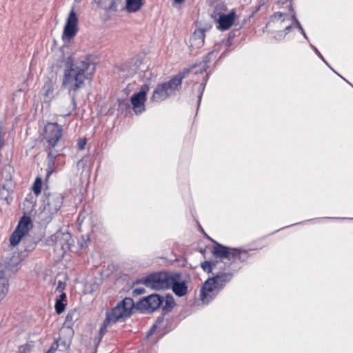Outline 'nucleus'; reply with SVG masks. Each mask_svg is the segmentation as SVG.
<instances>
[{
  "label": "nucleus",
  "instance_id": "f257e3e1",
  "mask_svg": "<svg viewBox=\"0 0 353 353\" xmlns=\"http://www.w3.org/2000/svg\"><path fill=\"white\" fill-rule=\"evenodd\" d=\"M94 66L87 57L74 60L68 57L62 79L63 88L68 90L71 97L70 110L65 114L69 116L76 108V92L83 88L86 80H90L94 72Z\"/></svg>",
  "mask_w": 353,
  "mask_h": 353
},
{
  "label": "nucleus",
  "instance_id": "f03ea898",
  "mask_svg": "<svg viewBox=\"0 0 353 353\" xmlns=\"http://www.w3.org/2000/svg\"><path fill=\"white\" fill-rule=\"evenodd\" d=\"M190 70V69H184L168 81L158 84L152 93L151 101L159 103L176 95L181 88L182 80Z\"/></svg>",
  "mask_w": 353,
  "mask_h": 353
},
{
  "label": "nucleus",
  "instance_id": "7ed1b4c3",
  "mask_svg": "<svg viewBox=\"0 0 353 353\" xmlns=\"http://www.w3.org/2000/svg\"><path fill=\"white\" fill-rule=\"evenodd\" d=\"M134 307V301L131 298H125L115 307L106 312V317L100 329V335L102 336L107 332V329L119 321L125 320L131 315Z\"/></svg>",
  "mask_w": 353,
  "mask_h": 353
},
{
  "label": "nucleus",
  "instance_id": "20e7f679",
  "mask_svg": "<svg viewBox=\"0 0 353 353\" xmlns=\"http://www.w3.org/2000/svg\"><path fill=\"white\" fill-rule=\"evenodd\" d=\"M230 273H221L212 278H209L203 285L201 289V299L202 301L208 304L218 294L221 288L232 279Z\"/></svg>",
  "mask_w": 353,
  "mask_h": 353
},
{
  "label": "nucleus",
  "instance_id": "39448f33",
  "mask_svg": "<svg viewBox=\"0 0 353 353\" xmlns=\"http://www.w3.org/2000/svg\"><path fill=\"white\" fill-rule=\"evenodd\" d=\"M294 15L276 12L270 17L267 27L273 28L277 32L279 37H284L294 25Z\"/></svg>",
  "mask_w": 353,
  "mask_h": 353
},
{
  "label": "nucleus",
  "instance_id": "423d86ee",
  "mask_svg": "<svg viewBox=\"0 0 353 353\" xmlns=\"http://www.w3.org/2000/svg\"><path fill=\"white\" fill-rule=\"evenodd\" d=\"M172 272H160L148 276L143 284L153 290L169 289Z\"/></svg>",
  "mask_w": 353,
  "mask_h": 353
},
{
  "label": "nucleus",
  "instance_id": "0eeeda50",
  "mask_svg": "<svg viewBox=\"0 0 353 353\" xmlns=\"http://www.w3.org/2000/svg\"><path fill=\"white\" fill-rule=\"evenodd\" d=\"M189 282V279H183L180 273L172 272L169 289H172L176 296H184L188 293Z\"/></svg>",
  "mask_w": 353,
  "mask_h": 353
},
{
  "label": "nucleus",
  "instance_id": "6e6552de",
  "mask_svg": "<svg viewBox=\"0 0 353 353\" xmlns=\"http://www.w3.org/2000/svg\"><path fill=\"white\" fill-rule=\"evenodd\" d=\"M62 136V127L54 123H48L44 130L43 139L50 148H54Z\"/></svg>",
  "mask_w": 353,
  "mask_h": 353
},
{
  "label": "nucleus",
  "instance_id": "1a4fd4ad",
  "mask_svg": "<svg viewBox=\"0 0 353 353\" xmlns=\"http://www.w3.org/2000/svg\"><path fill=\"white\" fill-rule=\"evenodd\" d=\"M149 89L148 85L144 84L141 87V89L138 92L134 93L132 96L131 103L136 114H139L145 111L146 94L149 91Z\"/></svg>",
  "mask_w": 353,
  "mask_h": 353
},
{
  "label": "nucleus",
  "instance_id": "9d476101",
  "mask_svg": "<svg viewBox=\"0 0 353 353\" xmlns=\"http://www.w3.org/2000/svg\"><path fill=\"white\" fill-rule=\"evenodd\" d=\"M63 197L59 193L49 194L44 201V212L50 216L54 214L61 208Z\"/></svg>",
  "mask_w": 353,
  "mask_h": 353
},
{
  "label": "nucleus",
  "instance_id": "9b49d317",
  "mask_svg": "<svg viewBox=\"0 0 353 353\" xmlns=\"http://www.w3.org/2000/svg\"><path fill=\"white\" fill-rule=\"evenodd\" d=\"M78 18L74 9H72L67 18L64 27L62 39L63 40H70L74 37L78 31Z\"/></svg>",
  "mask_w": 353,
  "mask_h": 353
},
{
  "label": "nucleus",
  "instance_id": "f8f14e48",
  "mask_svg": "<svg viewBox=\"0 0 353 353\" xmlns=\"http://www.w3.org/2000/svg\"><path fill=\"white\" fill-rule=\"evenodd\" d=\"M164 298L157 294H152L143 299L139 302V307L142 310L153 312L163 303Z\"/></svg>",
  "mask_w": 353,
  "mask_h": 353
},
{
  "label": "nucleus",
  "instance_id": "ddd939ff",
  "mask_svg": "<svg viewBox=\"0 0 353 353\" xmlns=\"http://www.w3.org/2000/svg\"><path fill=\"white\" fill-rule=\"evenodd\" d=\"M235 16L236 13L234 10H232L228 14H220L217 19V28L221 30H227L230 28L234 23Z\"/></svg>",
  "mask_w": 353,
  "mask_h": 353
},
{
  "label": "nucleus",
  "instance_id": "4468645a",
  "mask_svg": "<svg viewBox=\"0 0 353 353\" xmlns=\"http://www.w3.org/2000/svg\"><path fill=\"white\" fill-rule=\"evenodd\" d=\"M204 39L205 30L203 28L195 30L190 38V48L192 50L201 48L204 44Z\"/></svg>",
  "mask_w": 353,
  "mask_h": 353
},
{
  "label": "nucleus",
  "instance_id": "2eb2a0df",
  "mask_svg": "<svg viewBox=\"0 0 353 353\" xmlns=\"http://www.w3.org/2000/svg\"><path fill=\"white\" fill-rule=\"evenodd\" d=\"M143 4V0H125L123 9L129 13H134L139 11Z\"/></svg>",
  "mask_w": 353,
  "mask_h": 353
},
{
  "label": "nucleus",
  "instance_id": "dca6fc26",
  "mask_svg": "<svg viewBox=\"0 0 353 353\" xmlns=\"http://www.w3.org/2000/svg\"><path fill=\"white\" fill-rule=\"evenodd\" d=\"M55 81L52 79H47L42 88L43 95L48 99H51L54 96V86Z\"/></svg>",
  "mask_w": 353,
  "mask_h": 353
},
{
  "label": "nucleus",
  "instance_id": "f3484780",
  "mask_svg": "<svg viewBox=\"0 0 353 353\" xmlns=\"http://www.w3.org/2000/svg\"><path fill=\"white\" fill-rule=\"evenodd\" d=\"M31 224V220L29 217L28 216H23L17 227V229L19 230V232L23 233L24 235L27 234L28 232V228H29V225Z\"/></svg>",
  "mask_w": 353,
  "mask_h": 353
},
{
  "label": "nucleus",
  "instance_id": "a211bd4d",
  "mask_svg": "<svg viewBox=\"0 0 353 353\" xmlns=\"http://www.w3.org/2000/svg\"><path fill=\"white\" fill-rule=\"evenodd\" d=\"M228 248L221 245V244H216L213 248V254L220 259H225L228 254Z\"/></svg>",
  "mask_w": 353,
  "mask_h": 353
},
{
  "label": "nucleus",
  "instance_id": "6ab92c4d",
  "mask_svg": "<svg viewBox=\"0 0 353 353\" xmlns=\"http://www.w3.org/2000/svg\"><path fill=\"white\" fill-rule=\"evenodd\" d=\"M241 254L242 252L239 250L228 248V254L225 259L232 261L240 260Z\"/></svg>",
  "mask_w": 353,
  "mask_h": 353
},
{
  "label": "nucleus",
  "instance_id": "aec40b11",
  "mask_svg": "<svg viewBox=\"0 0 353 353\" xmlns=\"http://www.w3.org/2000/svg\"><path fill=\"white\" fill-rule=\"evenodd\" d=\"M25 236L22 232H19V230H17V228L15 229V230L12 232V235L10 236V244L12 245V246H15L17 245L19 241H21V239H22V237Z\"/></svg>",
  "mask_w": 353,
  "mask_h": 353
},
{
  "label": "nucleus",
  "instance_id": "412c9836",
  "mask_svg": "<svg viewBox=\"0 0 353 353\" xmlns=\"http://www.w3.org/2000/svg\"><path fill=\"white\" fill-rule=\"evenodd\" d=\"M214 53V52H210V53H208L203 59V63H200V69H199V70H196L195 71V73H198V72H200V73H202L203 72H205L207 68H208V63H209L210 61V57L211 56L213 55V54Z\"/></svg>",
  "mask_w": 353,
  "mask_h": 353
},
{
  "label": "nucleus",
  "instance_id": "4be33fe9",
  "mask_svg": "<svg viewBox=\"0 0 353 353\" xmlns=\"http://www.w3.org/2000/svg\"><path fill=\"white\" fill-rule=\"evenodd\" d=\"M79 317V313L76 310H73L70 311L66 316V322L70 324H73Z\"/></svg>",
  "mask_w": 353,
  "mask_h": 353
},
{
  "label": "nucleus",
  "instance_id": "5701e85b",
  "mask_svg": "<svg viewBox=\"0 0 353 353\" xmlns=\"http://www.w3.org/2000/svg\"><path fill=\"white\" fill-rule=\"evenodd\" d=\"M41 188L42 181L40 178H37L32 186V191L37 196L40 194L41 192Z\"/></svg>",
  "mask_w": 353,
  "mask_h": 353
},
{
  "label": "nucleus",
  "instance_id": "b1692460",
  "mask_svg": "<svg viewBox=\"0 0 353 353\" xmlns=\"http://www.w3.org/2000/svg\"><path fill=\"white\" fill-rule=\"evenodd\" d=\"M65 305L66 303L56 300L54 306L56 312L59 314H61L65 310Z\"/></svg>",
  "mask_w": 353,
  "mask_h": 353
},
{
  "label": "nucleus",
  "instance_id": "393cba45",
  "mask_svg": "<svg viewBox=\"0 0 353 353\" xmlns=\"http://www.w3.org/2000/svg\"><path fill=\"white\" fill-rule=\"evenodd\" d=\"M213 265H214L208 261H204L201 265L202 269L208 273L211 272L212 271Z\"/></svg>",
  "mask_w": 353,
  "mask_h": 353
},
{
  "label": "nucleus",
  "instance_id": "a878e982",
  "mask_svg": "<svg viewBox=\"0 0 353 353\" xmlns=\"http://www.w3.org/2000/svg\"><path fill=\"white\" fill-rule=\"evenodd\" d=\"M174 305V299L172 296H168L165 299V305L163 306L164 309L166 308H172Z\"/></svg>",
  "mask_w": 353,
  "mask_h": 353
},
{
  "label": "nucleus",
  "instance_id": "bb28decb",
  "mask_svg": "<svg viewBox=\"0 0 353 353\" xmlns=\"http://www.w3.org/2000/svg\"><path fill=\"white\" fill-rule=\"evenodd\" d=\"M48 149L49 150L48 152V159H49V163L53 164L54 159L57 156V153L54 152L52 149L53 148H50L48 145H47Z\"/></svg>",
  "mask_w": 353,
  "mask_h": 353
},
{
  "label": "nucleus",
  "instance_id": "cd10ccee",
  "mask_svg": "<svg viewBox=\"0 0 353 353\" xmlns=\"http://www.w3.org/2000/svg\"><path fill=\"white\" fill-rule=\"evenodd\" d=\"M31 350L32 346L29 344H26L19 347L18 353H30Z\"/></svg>",
  "mask_w": 353,
  "mask_h": 353
},
{
  "label": "nucleus",
  "instance_id": "c85d7f7f",
  "mask_svg": "<svg viewBox=\"0 0 353 353\" xmlns=\"http://www.w3.org/2000/svg\"><path fill=\"white\" fill-rule=\"evenodd\" d=\"M59 347L58 341L55 340L46 353H55Z\"/></svg>",
  "mask_w": 353,
  "mask_h": 353
},
{
  "label": "nucleus",
  "instance_id": "c756f323",
  "mask_svg": "<svg viewBox=\"0 0 353 353\" xmlns=\"http://www.w3.org/2000/svg\"><path fill=\"white\" fill-rule=\"evenodd\" d=\"M4 131L1 125H0V148L3 145Z\"/></svg>",
  "mask_w": 353,
  "mask_h": 353
},
{
  "label": "nucleus",
  "instance_id": "7c9ffc66",
  "mask_svg": "<svg viewBox=\"0 0 353 353\" xmlns=\"http://www.w3.org/2000/svg\"><path fill=\"white\" fill-rule=\"evenodd\" d=\"M206 80L204 81V82H202L199 85V90L200 91V94L199 96V100H201L202 93L205 89V85Z\"/></svg>",
  "mask_w": 353,
  "mask_h": 353
},
{
  "label": "nucleus",
  "instance_id": "2f4dec72",
  "mask_svg": "<svg viewBox=\"0 0 353 353\" xmlns=\"http://www.w3.org/2000/svg\"><path fill=\"white\" fill-rule=\"evenodd\" d=\"M65 288V283L64 282H62L61 281H59L58 285L57 287V290L59 292H62Z\"/></svg>",
  "mask_w": 353,
  "mask_h": 353
},
{
  "label": "nucleus",
  "instance_id": "473e14b6",
  "mask_svg": "<svg viewBox=\"0 0 353 353\" xmlns=\"http://www.w3.org/2000/svg\"><path fill=\"white\" fill-rule=\"evenodd\" d=\"M11 169H12V168H11L10 166H6V167H5V168H4V170H3V174L5 172H8V174H7V175L6 176V180H10V179H11V174H10V170H11Z\"/></svg>",
  "mask_w": 353,
  "mask_h": 353
},
{
  "label": "nucleus",
  "instance_id": "72a5a7b5",
  "mask_svg": "<svg viewBox=\"0 0 353 353\" xmlns=\"http://www.w3.org/2000/svg\"><path fill=\"white\" fill-rule=\"evenodd\" d=\"M311 46L313 48V50H314L315 53L327 65V63L324 59L323 57L322 56L321 52L318 50V49L314 46Z\"/></svg>",
  "mask_w": 353,
  "mask_h": 353
},
{
  "label": "nucleus",
  "instance_id": "f704fd0d",
  "mask_svg": "<svg viewBox=\"0 0 353 353\" xmlns=\"http://www.w3.org/2000/svg\"><path fill=\"white\" fill-rule=\"evenodd\" d=\"M85 144H86V142L85 140H83V139L79 140L77 143L79 149L83 150Z\"/></svg>",
  "mask_w": 353,
  "mask_h": 353
},
{
  "label": "nucleus",
  "instance_id": "c9c22d12",
  "mask_svg": "<svg viewBox=\"0 0 353 353\" xmlns=\"http://www.w3.org/2000/svg\"><path fill=\"white\" fill-rule=\"evenodd\" d=\"M66 294L65 292H61V294H60L59 297L57 299V300L66 303Z\"/></svg>",
  "mask_w": 353,
  "mask_h": 353
},
{
  "label": "nucleus",
  "instance_id": "e433bc0d",
  "mask_svg": "<svg viewBox=\"0 0 353 353\" xmlns=\"http://www.w3.org/2000/svg\"><path fill=\"white\" fill-rule=\"evenodd\" d=\"M295 26L297 28H299L300 30H303V27L301 25V23H299V21L296 19V17H294V25L292 26Z\"/></svg>",
  "mask_w": 353,
  "mask_h": 353
},
{
  "label": "nucleus",
  "instance_id": "4c0bfd02",
  "mask_svg": "<svg viewBox=\"0 0 353 353\" xmlns=\"http://www.w3.org/2000/svg\"><path fill=\"white\" fill-rule=\"evenodd\" d=\"M295 26L297 28H299L300 30H303V27L301 25V23H299V21L296 19V17H294V25L292 26Z\"/></svg>",
  "mask_w": 353,
  "mask_h": 353
},
{
  "label": "nucleus",
  "instance_id": "58836bf2",
  "mask_svg": "<svg viewBox=\"0 0 353 353\" xmlns=\"http://www.w3.org/2000/svg\"><path fill=\"white\" fill-rule=\"evenodd\" d=\"M134 292H137L138 294H141L144 292L143 288H136L134 290Z\"/></svg>",
  "mask_w": 353,
  "mask_h": 353
},
{
  "label": "nucleus",
  "instance_id": "ea45409f",
  "mask_svg": "<svg viewBox=\"0 0 353 353\" xmlns=\"http://www.w3.org/2000/svg\"><path fill=\"white\" fill-rule=\"evenodd\" d=\"M301 33L302 34V35L304 37V38L307 40V41H309L308 39V37H307L306 34H305V30L303 29L301 30Z\"/></svg>",
  "mask_w": 353,
  "mask_h": 353
},
{
  "label": "nucleus",
  "instance_id": "a19ab883",
  "mask_svg": "<svg viewBox=\"0 0 353 353\" xmlns=\"http://www.w3.org/2000/svg\"><path fill=\"white\" fill-rule=\"evenodd\" d=\"M154 329H155V325H154V326L151 328V330H150V332H149V333H148V336L151 335V334H152V332H154Z\"/></svg>",
  "mask_w": 353,
  "mask_h": 353
},
{
  "label": "nucleus",
  "instance_id": "79ce46f5",
  "mask_svg": "<svg viewBox=\"0 0 353 353\" xmlns=\"http://www.w3.org/2000/svg\"><path fill=\"white\" fill-rule=\"evenodd\" d=\"M63 235L65 237V239H67V240H68V238H70V236L69 234H63Z\"/></svg>",
  "mask_w": 353,
  "mask_h": 353
},
{
  "label": "nucleus",
  "instance_id": "37998d69",
  "mask_svg": "<svg viewBox=\"0 0 353 353\" xmlns=\"http://www.w3.org/2000/svg\"><path fill=\"white\" fill-rule=\"evenodd\" d=\"M184 0H174V1L176 3H181Z\"/></svg>",
  "mask_w": 353,
  "mask_h": 353
},
{
  "label": "nucleus",
  "instance_id": "c03bdc74",
  "mask_svg": "<svg viewBox=\"0 0 353 353\" xmlns=\"http://www.w3.org/2000/svg\"><path fill=\"white\" fill-rule=\"evenodd\" d=\"M74 1H75L76 2H77V3H79V2H81L82 0H74Z\"/></svg>",
  "mask_w": 353,
  "mask_h": 353
}]
</instances>
